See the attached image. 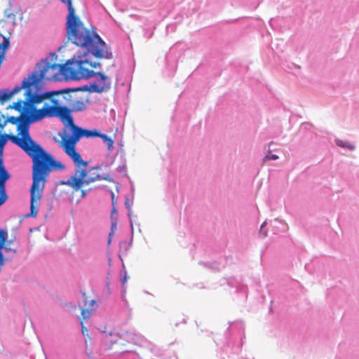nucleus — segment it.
Segmentation results:
<instances>
[{
    "label": "nucleus",
    "mask_w": 359,
    "mask_h": 359,
    "mask_svg": "<svg viewBox=\"0 0 359 359\" xmlns=\"http://www.w3.org/2000/svg\"><path fill=\"white\" fill-rule=\"evenodd\" d=\"M72 130L71 137H62L60 143L67 155L73 161L75 166L74 175L60 184L70 187L74 191H78L83 186L89 185L96 181L111 180L109 175L102 176L99 171L100 167L96 166L88 169V162L83 161L80 154L76 150V144L83 137V128L72 123L68 125Z\"/></svg>",
    "instance_id": "nucleus-1"
},
{
    "label": "nucleus",
    "mask_w": 359,
    "mask_h": 359,
    "mask_svg": "<svg viewBox=\"0 0 359 359\" xmlns=\"http://www.w3.org/2000/svg\"><path fill=\"white\" fill-rule=\"evenodd\" d=\"M27 154L32 159V185L30 189L31 204L29 215L35 217L37 215L38 207L42 198L43 190L52 168L64 170L65 165L57 161L54 158L34 141H31L27 144L21 142Z\"/></svg>",
    "instance_id": "nucleus-2"
},
{
    "label": "nucleus",
    "mask_w": 359,
    "mask_h": 359,
    "mask_svg": "<svg viewBox=\"0 0 359 359\" xmlns=\"http://www.w3.org/2000/svg\"><path fill=\"white\" fill-rule=\"evenodd\" d=\"M22 87H25L24 88L25 100H18L7 107V109H13L19 111L20 115L16 117L9 116L5 121V123L8 122L11 124L17 125L18 135L21 137L11 136L10 140L20 148L22 147L20 142L27 144L32 141L29 133V124L32 121H34L33 118L31 119V113L33 111L34 112L36 111L34 107L35 104L41 103L45 100L44 93H40L37 89H34L29 86H24L22 84Z\"/></svg>",
    "instance_id": "nucleus-3"
},
{
    "label": "nucleus",
    "mask_w": 359,
    "mask_h": 359,
    "mask_svg": "<svg viewBox=\"0 0 359 359\" xmlns=\"http://www.w3.org/2000/svg\"><path fill=\"white\" fill-rule=\"evenodd\" d=\"M74 62V59L68 60L65 64L50 63L47 59L42 60L38 63L34 70L27 78L23 79L24 86H32L37 89L39 93V86L42 80L48 81L59 80L62 74L67 75L72 74V71L69 65Z\"/></svg>",
    "instance_id": "nucleus-4"
},
{
    "label": "nucleus",
    "mask_w": 359,
    "mask_h": 359,
    "mask_svg": "<svg viewBox=\"0 0 359 359\" xmlns=\"http://www.w3.org/2000/svg\"><path fill=\"white\" fill-rule=\"evenodd\" d=\"M45 102L41 109L35 111L33 114V120L39 121L45 117H58L62 122L67 125L72 123L73 117L71 112L73 111L67 105L60 104L59 99L55 97H46Z\"/></svg>",
    "instance_id": "nucleus-5"
},
{
    "label": "nucleus",
    "mask_w": 359,
    "mask_h": 359,
    "mask_svg": "<svg viewBox=\"0 0 359 359\" xmlns=\"http://www.w3.org/2000/svg\"><path fill=\"white\" fill-rule=\"evenodd\" d=\"M86 88H65L58 90H51L44 93L46 97H55L58 98L60 104L67 105L73 112L81 111L86 109L85 95Z\"/></svg>",
    "instance_id": "nucleus-6"
},
{
    "label": "nucleus",
    "mask_w": 359,
    "mask_h": 359,
    "mask_svg": "<svg viewBox=\"0 0 359 359\" xmlns=\"http://www.w3.org/2000/svg\"><path fill=\"white\" fill-rule=\"evenodd\" d=\"M78 63V72L80 77L88 79L95 76L97 83L94 85L95 90L97 93H101L104 90L109 88L110 81L108 76H105L102 72H95L93 70H90L84 67L85 64L88 63L87 60H79L76 61Z\"/></svg>",
    "instance_id": "nucleus-7"
},
{
    "label": "nucleus",
    "mask_w": 359,
    "mask_h": 359,
    "mask_svg": "<svg viewBox=\"0 0 359 359\" xmlns=\"http://www.w3.org/2000/svg\"><path fill=\"white\" fill-rule=\"evenodd\" d=\"M95 306H96V302L95 300H90L88 303L87 302H85L84 304V309L81 310V331L82 334L84 336H87L88 339H90L88 334V329L86 327L84 326L83 322L85 320H88L93 312L95 310Z\"/></svg>",
    "instance_id": "nucleus-8"
},
{
    "label": "nucleus",
    "mask_w": 359,
    "mask_h": 359,
    "mask_svg": "<svg viewBox=\"0 0 359 359\" xmlns=\"http://www.w3.org/2000/svg\"><path fill=\"white\" fill-rule=\"evenodd\" d=\"M25 87H22V83L21 86H15L13 90L4 89L0 90V102L2 104L9 100H11L13 95L20 93Z\"/></svg>",
    "instance_id": "nucleus-9"
},
{
    "label": "nucleus",
    "mask_w": 359,
    "mask_h": 359,
    "mask_svg": "<svg viewBox=\"0 0 359 359\" xmlns=\"http://www.w3.org/2000/svg\"><path fill=\"white\" fill-rule=\"evenodd\" d=\"M11 136H14L13 135H0V170L1 169L3 170H6L4 164H3V159H2V154H3V149L6 144L7 140H10ZM19 136L18 135H17Z\"/></svg>",
    "instance_id": "nucleus-10"
},
{
    "label": "nucleus",
    "mask_w": 359,
    "mask_h": 359,
    "mask_svg": "<svg viewBox=\"0 0 359 359\" xmlns=\"http://www.w3.org/2000/svg\"><path fill=\"white\" fill-rule=\"evenodd\" d=\"M106 341L111 344H116L122 346L126 344L121 337L117 334L113 335L111 333H110L109 337L106 336Z\"/></svg>",
    "instance_id": "nucleus-11"
},
{
    "label": "nucleus",
    "mask_w": 359,
    "mask_h": 359,
    "mask_svg": "<svg viewBox=\"0 0 359 359\" xmlns=\"http://www.w3.org/2000/svg\"><path fill=\"white\" fill-rule=\"evenodd\" d=\"M7 237H8L7 232L0 233V266L1 267L3 266L4 264V256L1 252V250L4 248V245L7 239Z\"/></svg>",
    "instance_id": "nucleus-12"
},
{
    "label": "nucleus",
    "mask_w": 359,
    "mask_h": 359,
    "mask_svg": "<svg viewBox=\"0 0 359 359\" xmlns=\"http://www.w3.org/2000/svg\"><path fill=\"white\" fill-rule=\"evenodd\" d=\"M10 175L6 170H0V192H3L5 187V183L8 180Z\"/></svg>",
    "instance_id": "nucleus-13"
},
{
    "label": "nucleus",
    "mask_w": 359,
    "mask_h": 359,
    "mask_svg": "<svg viewBox=\"0 0 359 359\" xmlns=\"http://www.w3.org/2000/svg\"><path fill=\"white\" fill-rule=\"evenodd\" d=\"M4 15L8 19L15 21L16 19V12L13 10L12 6H10L4 11Z\"/></svg>",
    "instance_id": "nucleus-14"
},
{
    "label": "nucleus",
    "mask_w": 359,
    "mask_h": 359,
    "mask_svg": "<svg viewBox=\"0 0 359 359\" xmlns=\"http://www.w3.org/2000/svg\"><path fill=\"white\" fill-rule=\"evenodd\" d=\"M97 137H100L102 139L103 142L107 144L108 149H111L113 146L114 140L109 136L104 134H100Z\"/></svg>",
    "instance_id": "nucleus-15"
},
{
    "label": "nucleus",
    "mask_w": 359,
    "mask_h": 359,
    "mask_svg": "<svg viewBox=\"0 0 359 359\" xmlns=\"http://www.w3.org/2000/svg\"><path fill=\"white\" fill-rule=\"evenodd\" d=\"M98 135H100V133L97 132L96 130L83 129V137H97Z\"/></svg>",
    "instance_id": "nucleus-16"
},
{
    "label": "nucleus",
    "mask_w": 359,
    "mask_h": 359,
    "mask_svg": "<svg viewBox=\"0 0 359 359\" xmlns=\"http://www.w3.org/2000/svg\"><path fill=\"white\" fill-rule=\"evenodd\" d=\"M9 40L8 38H4L3 42L0 43V48H2V51L5 52L9 47Z\"/></svg>",
    "instance_id": "nucleus-17"
},
{
    "label": "nucleus",
    "mask_w": 359,
    "mask_h": 359,
    "mask_svg": "<svg viewBox=\"0 0 359 359\" xmlns=\"http://www.w3.org/2000/svg\"><path fill=\"white\" fill-rule=\"evenodd\" d=\"M7 195L6 194V189L5 187L3 189V192H0V205H1L3 203L6 202L7 200Z\"/></svg>",
    "instance_id": "nucleus-18"
},
{
    "label": "nucleus",
    "mask_w": 359,
    "mask_h": 359,
    "mask_svg": "<svg viewBox=\"0 0 359 359\" xmlns=\"http://www.w3.org/2000/svg\"><path fill=\"white\" fill-rule=\"evenodd\" d=\"M125 205L128 210V215L130 216L133 201L127 198L125 201Z\"/></svg>",
    "instance_id": "nucleus-19"
},
{
    "label": "nucleus",
    "mask_w": 359,
    "mask_h": 359,
    "mask_svg": "<svg viewBox=\"0 0 359 359\" xmlns=\"http://www.w3.org/2000/svg\"><path fill=\"white\" fill-rule=\"evenodd\" d=\"M278 158V156L276 154H271V155H266L264 158V161H268V160H276Z\"/></svg>",
    "instance_id": "nucleus-20"
},
{
    "label": "nucleus",
    "mask_w": 359,
    "mask_h": 359,
    "mask_svg": "<svg viewBox=\"0 0 359 359\" xmlns=\"http://www.w3.org/2000/svg\"><path fill=\"white\" fill-rule=\"evenodd\" d=\"M115 229H116V224L112 222L111 232L109 234V241H108L109 243H110V242H111V237L114 235V231Z\"/></svg>",
    "instance_id": "nucleus-21"
},
{
    "label": "nucleus",
    "mask_w": 359,
    "mask_h": 359,
    "mask_svg": "<svg viewBox=\"0 0 359 359\" xmlns=\"http://www.w3.org/2000/svg\"><path fill=\"white\" fill-rule=\"evenodd\" d=\"M266 222H264L259 229V233L262 236L263 238L266 237L267 236V233L266 231L264 230V226H265Z\"/></svg>",
    "instance_id": "nucleus-22"
},
{
    "label": "nucleus",
    "mask_w": 359,
    "mask_h": 359,
    "mask_svg": "<svg viewBox=\"0 0 359 359\" xmlns=\"http://www.w3.org/2000/svg\"><path fill=\"white\" fill-rule=\"evenodd\" d=\"M337 144L340 147H348L350 148L351 149H354V147L353 146H348L345 143H343L342 141H338L337 142Z\"/></svg>",
    "instance_id": "nucleus-23"
},
{
    "label": "nucleus",
    "mask_w": 359,
    "mask_h": 359,
    "mask_svg": "<svg viewBox=\"0 0 359 359\" xmlns=\"http://www.w3.org/2000/svg\"><path fill=\"white\" fill-rule=\"evenodd\" d=\"M129 278L125 273L124 276L121 278V281L122 283L123 287H124L126 283L127 282V280Z\"/></svg>",
    "instance_id": "nucleus-24"
},
{
    "label": "nucleus",
    "mask_w": 359,
    "mask_h": 359,
    "mask_svg": "<svg viewBox=\"0 0 359 359\" xmlns=\"http://www.w3.org/2000/svg\"><path fill=\"white\" fill-rule=\"evenodd\" d=\"M4 57H5V52L4 51H1L0 52V62H3V60H4Z\"/></svg>",
    "instance_id": "nucleus-25"
},
{
    "label": "nucleus",
    "mask_w": 359,
    "mask_h": 359,
    "mask_svg": "<svg viewBox=\"0 0 359 359\" xmlns=\"http://www.w3.org/2000/svg\"><path fill=\"white\" fill-rule=\"evenodd\" d=\"M4 57H5V52L4 51H1L0 52V62H3V60H4Z\"/></svg>",
    "instance_id": "nucleus-26"
},
{
    "label": "nucleus",
    "mask_w": 359,
    "mask_h": 359,
    "mask_svg": "<svg viewBox=\"0 0 359 359\" xmlns=\"http://www.w3.org/2000/svg\"><path fill=\"white\" fill-rule=\"evenodd\" d=\"M90 66L92 67L96 68L97 66H100V63H95L94 65H93L92 63H90Z\"/></svg>",
    "instance_id": "nucleus-27"
},
{
    "label": "nucleus",
    "mask_w": 359,
    "mask_h": 359,
    "mask_svg": "<svg viewBox=\"0 0 359 359\" xmlns=\"http://www.w3.org/2000/svg\"><path fill=\"white\" fill-rule=\"evenodd\" d=\"M86 191L81 190V196L84 197L86 196Z\"/></svg>",
    "instance_id": "nucleus-28"
},
{
    "label": "nucleus",
    "mask_w": 359,
    "mask_h": 359,
    "mask_svg": "<svg viewBox=\"0 0 359 359\" xmlns=\"http://www.w3.org/2000/svg\"><path fill=\"white\" fill-rule=\"evenodd\" d=\"M111 196L112 201L114 202V192L111 193Z\"/></svg>",
    "instance_id": "nucleus-29"
},
{
    "label": "nucleus",
    "mask_w": 359,
    "mask_h": 359,
    "mask_svg": "<svg viewBox=\"0 0 359 359\" xmlns=\"http://www.w3.org/2000/svg\"><path fill=\"white\" fill-rule=\"evenodd\" d=\"M11 250V248H8L7 245H6V246H5V250H6V251H8V250Z\"/></svg>",
    "instance_id": "nucleus-30"
},
{
    "label": "nucleus",
    "mask_w": 359,
    "mask_h": 359,
    "mask_svg": "<svg viewBox=\"0 0 359 359\" xmlns=\"http://www.w3.org/2000/svg\"><path fill=\"white\" fill-rule=\"evenodd\" d=\"M5 232H6V231L3 229H0V233H5Z\"/></svg>",
    "instance_id": "nucleus-31"
},
{
    "label": "nucleus",
    "mask_w": 359,
    "mask_h": 359,
    "mask_svg": "<svg viewBox=\"0 0 359 359\" xmlns=\"http://www.w3.org/2000/svg\"><path fill=\"white\" fill-rule=\"evenodd\" d=\"M13 251L14 253H15L17 250L16 249H13Z\"/></svg>",
    "instance_id": "nucleus-32"
},
{
    "label": "nucleus",
    "mask_w": 359,
    "mask_h": 359,
    "mask_svg": "<svg viewBox=\"0 0 359 359\" xmlns=\"http://www.w3.org/2000/svg\"><path fill=\"white\" fill-rule=\"evenodd\" d=\"M130 226H131V229H132V231L133 230V224L131 223L130 224Z\"/></svg>",
    "instance_id": "nucleus-33"
},
{
    "label": "nucleus",
    "mask_w": 359,
    "mask_h": 359,
    "mask_svg": "<svg viewBox=\"0 0 359 359\" xmlns=\"http://www.w3.org/2000/svg\"><path fill=\"white\" fill-rule=\"evenodd\" d=\"M0 127H1V128H3V127H4V125H0Z\"/></svg>",
    "instance_id": "nucleus-34"
}]
</instances>
